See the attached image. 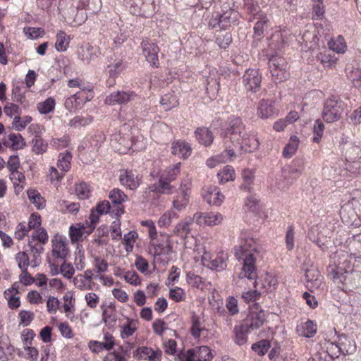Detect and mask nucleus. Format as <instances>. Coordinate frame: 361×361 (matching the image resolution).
Listing matches in <instances>:
<instances>
[{
  "mask_svg": "<svg viewBox=\"0 0 361 361\" xmlns=\"http://www.w3.org/2000/svg\"><path fill=\"white\" fill-rule=\"evenodd\" d=\"M94 97L93 94L90 93V96L85 95L82 92H78L70 97H68L64 102V106L70 112H75L77 110L80 109L83 104L87 102L90 101Z\"/></svg>",
  "mask_w": 361,
  "mask_h": 361,
  "instance_id": "obj_11",
  "label": "nucleus"
},
{
  "mask_svg": "<svg viewBox=\"0 0 361 361\" xmlns=\"http://www.w3.org/2000/svg\"><path fill=\"white\" fill-rule=\"evenodd\" d=\"M305 278L306 288L311 292L319 289L324 279L319 271L312 266L305 269Z\"/></svg>",
  "mask_w": 361,
  "mask_h": 361,
  "instance_id": "obj_12",
  "label": "nucleus"
},
{
  "mask_svg": "<svg viewBox=\"0 0 361 361\" xmlns=\"http://www.w3.org/2000/svg\"><path fill=\"white\" fill-rule=\"evenodd\" d=\"M259 284H264L259 279L254 282L255 290H250L246 292H243L242 294V298L246 303L253 302H257L259 300L262 295L261 291L259 290Z\"/></svg>",
  "mask_w": 361,
  "mask_h": 361,
  "instance_id": "obj_26",
  "label": "nucleus"
},
{
  "mask_svg": "<svg viewBox=\"0 0 361 361\" xmlns=\"http://www.w3.org/2000/svg\"><path fill=\"white\" fill-rule=\"evenodd\" d=\"M51 255L54 258V260L57 259L66 260L70 255L68 243L66 239H63L61 236H54L51 240Z\"/></svg>",
  "mask_w": 361,
  "mask_h": 361,
  "instance_id": "obj_9",
  "label": "nucleus"
},
{
  "mask_svg": "<svg viewBox=\"0 0 361 361\" xmlns=\"http://www.w3.org/2000/svg\"><path fill=\"white\" fill-rule=\"evenodd\" d=\"M269 19L267 14H259L258 20L255 23L253 27L254 37L257 40H261L264 36V31L268 28Z\"/></svg>",
  "mask_w": 361,
  "mask_h": 361,
  "instance_id": "obj_21",
  "label": "nucleus"
},
{
  "mask_svg": "<svg viewBox=\"0 0 361 361\" xmlns=\"http://www.w3.org/2000/svg\"><path fill=\"white\" fill-rule=\"evenodd\" d=\"M328 44L331 50L337 53H344L347 47L345 39L341 35L338 36L336 39H331Z\"/></svg>",
  "mask_w": 361,
  "mask_h": 361,
  "instance_id": "obj_41",
  "label": "nucleus"
},
{
  "mask_svg": "<svg viewBox=\"0 0 361 361\" xmlns=\"http://www.w3.org/2000/svg\"><path fill=\"white\" fill-rule=\"evenodd\" d=\"M93 118L91 116H77L72 118L68 125L74 128H79L80 127L86 126L91 123Z\"/></svg>",
  "mask_w": 361,
  "mask_h": 361,
  "instance_id": "obj_39",
  "label": "nucleus"
},
{
  "mask_svg": "<svg viewBox=\"0 0 361 361\" xmlns=\"http://www.w3.org/2000/svg\"><path fill=\"white\" fill-rule=\"evenodd\" d=\"M8 140L11 142V145L9 147L13 150L23 149L26 145L24 138L19 133H11L8 135Z\"/></svg>",
  "mask_w": 361,
  "mask_h": 361,
  "instance_id": "obj_46",
  "label": "nucleus"
},
{
  "mask_svg": "<svg viewBox=\"0 0 361 361\" xmlns=\"http://www.w3.org/2000/svg\"><path fill=\"white\" fill-rule=\"evenodd\" d=\"M270 341L267 339H262L251 346V349L256 353L259 356H264L270 348Z\"/></svg>",
  "mask_w": 361,
  "mask_h": 361,
  "instance_id": "obj_36",
  "label": "nucleus"
},
{
  "mask_svg": "<svg viewBox=\"0 0 361 361\" xmlns=\"http://www.w3.org/2000/svg\"><path fill=\"white\" fill-rule=\"evenodd\" d=\"M189 202V194L187 190L182 189L177 196L176 199L173 200V204L174 208L177 210H181L185 207Z\"/></svg>",
  "mask_w": 361,
  "mask_h": 361,
  "instance_id": "obj_42",
  "label": "nucleus"
},
{
  "mask_svg": "<svg viewBox=\"0 0 361 361\" xmlns=\"http://www.w3.org/2000/svg\"><path fill=\"white\" fill-rule=\"evenodd\" d=\"M170 182L166 180L163 179V178H160L159 181L149 187L151 191L157 192V193H170L171 190V186L170 185Z\"/></svg>",
  "mask_w": 361,
  "mask_h": 361,
  "instance_id": "obj_33",
  "label": "nucleus"
},
{
  "mask_svg": "<svg viewBox=\"0 0 361 361\" xmlns=\"http://www.w3.org/2000/svg\"><path fill=\"white\" fill-rule=\"evenodd\" d=\"M219 19L221 20V30H226L229 27L232 23L238 20V13L233 10H227L225 12L219 13Z\"/></svg>",
  "mask_w": 361,
  "mask_h": 361,
  "instance_id": "obj_27",
  "label": "nucleus"
},
{
  "mask_svg": "<svg viewBox=\"0 0 361 361\" xmlns=\"http://www.w3.org/2000/svg\"><path fill=\"white\" fill-rule=\"evenodd\" d=\"M136 96L134 92L117 91L106 96L104 102L108 105L123 104L133 100Z\"/></svg>",
  "mask_w": 361,
  "mask_h": 361,
  "instance_id": "obj_15",
  "label": "nucleus"
},
{
  "mask_svg": "<svg viewBox=\"0 0 361 361\" xmlns=\"http://www.w3.org/2000/svg\"><path fill=\"white\" fill-rule=\"evenodd\" d=\"M97 48L94 47L91 45L87 44L85 47H81L78 50V59L85 62L86 63H90V62L97 57Z\"/></svg>",
  "mask_w": 361,
  "mask_h": 361,
  "instance_id": "obj_23",
  "label": "nucleus"
},
{
  "mask_svg": "<svg viewBox=\"0 0 361 361\" xmlns=\"http://www.w3.org/2000/svg\"><path fill=\"white\" fill-rule=\"evenodd\" d=\"M4 111L5 114L10 118H12L14 114L20 116L22 113L18 104H16L15 102H7L4 107Z\"/></svg>",
  "mask_w": 361,
  "mask_h": 361,
  "instance_id": "obj_55",
  "label": "nucleus"
},
{
  "mask_svg": "<svg viewBox=\"0 0 361 361\" xmlns=\"http://www.w3.org/2000/svg\"><path fill=\"white\" fill-rule=\"evenodd\" d=\"M109 198L113 204V210L116 217H120L125 212L123 203L128 200V195L119 188H114L109 192Z\"/></svg>",
  "mask_w": 361,
  "mask_h": 361,
  "instance_id": "obj_8",
  "label": "nucleus"
},
{
  "mask_svg": "<svg viewBox=\"0 0 361 361\" xmlns=\"http://www.w3.org/2000/svg\"><path fill=\"white\" fill-rule=\"evenodd\" d=\"M299 145V139L297 136L290 137L289 142L286 145L283 149V156L285 158H290L297 151Z\"/></svg>",
  "mask_w": 361,
  "mask_h": 361,
  "instance_id": "obj_30",
  "label": "nucleus"
},
{
  "mask_svg": "<svg viewBox=\"0 0 361 361\" xmlns=\"http://www.w3.org/2000/svg\"><path fill=\"white\" fill-rule=\"evenodd\" d=\"M324 124L320 119H317L313 126V137L312 141L315 143H319L324 134Z\"/></svg>",
  "mask_w": 361,
  "mask_h": 361,
  "instance_id": "obj_50",
  "label": "nucleus"
},
{
  "mask_svg": "<svg viewBox=\"0 0 361 361\" xmlns=\"http://www.w3.org/2000/svg\"><path fill=\"white\" fill-rule=\"evenodd\" d=\"M24 88L23 85L20 82L13 83L11 90V99L14 102L22 104L25 108L26 105L25 103H27V101Z\"/></svg>",
  "mask_w": 361,
  "mask_h": 361,
  "instance_id": "obj_24",
  "label": "nucleus"
},
{
  "mask_svg": "<svg viewBox=\"0 0 361 361\" xmlns=\"http://www.w3.org/2000/svg\"><path fill=\"white\" fill-rule=\"evenodd\" d=\"M27 193L29 200L37 209H42L45 207V200L37 190L30 189Z\"/></svg>",
  "mask_w": 361,
  "mask_h": 361,
  "instance_id": "obj_34",
  "label": "nucleus"
},
{
  "mask_svg": "<svg viewBox=\"0 0 361 361\" xmlns=\"http://www.w3.org/2000/svg\"><path fill=\"white\" fill-rule=\"evenodd\" d=\"M342 354V350L338 344L330 343L326 346V350L323 353H319V361H332L333 358Z\"/></svg>",
  "mask_w": 361,
  "mask_h": 361,
  "instance_id": "obj_22",
  "label": "nucleus"
},
{
  "mask_svg": "<svg viewBox=\"0 0 361 361\" xmlns=\"http://www.w3.org/2000/svg\"><path fill=\"white\" fill-rule=\"evenodd\" d=\"M338 345L342 350V355L352 354L355 350V345L345 334L338 336Z\"/></svg>",
  "mask_w": 361,
  "mask_h": 361,
  "instance_id": "obj_29",
  "label": "nucleus"
},
{
  "mask_svg": "<svg viewBox=\"0 0 361 361\" xmlns=\"http://www.w3.org/2000/svg\"><path fill=\"white\" fill-rule=\"evenodd\" d=\"M257 114L263 119L269 118L276 115L277 110L274 107V102L270 99H261L258 104Z\"/></svg>",
  "mask_w": 361,
  "mask_h": 361,
  "instance_id": "obj_16",
  "label": "nucleus"
},
{
  "mask_svg": "<svg viewBox=\"0 0 361 361\" xmlns=\"http://www.w3.org/2000/svg\"><path fill=\"white\" fill-rule=\"evenodd\" d=\"M190 224L191 221H185L178 224L175 228V233L182 238H186L190 231Z\"/></svg>",
  "mask_w": 361,
  "mask_h": 361,
  "instance_id": "obj_61",
  "label": "nucleus"
},
{
  "mask_svg": "<svg viewBox=\"0 0 361 361\" xmlns=\"http://www.w3.org/2000/svg\"><path fill=\"white\" fill-rule=\"evenodd\" d=\"M317 57L320 60L321 63L326 67H331L334 66L337 61V59L330 54L321 53Z\"/></svg>",
  "mask_w": 361,
  "mask_h": 361,
  "instance_id": "obj_64",
  "label": "nucleus"
},
{
  "mask_svg": "<svg viewBox=\"0 0 361 361\" xmlns=\"http://www.w3.org/2000/svg\"><path fill=\"white\" fill-rule=\"evenodd\" d=\"M340 147L343 155L348 161H355L361 158V147L354 142L348 141L345 137H341Z\"/></svg>",
  "mask_w": 361,
  "mask_h": 361,
  "instance_id": "obj_10",
  "label": "nucleus"
},
{
  "mask_svg": "<svg viewBox=\"0 0 361 361\" xmlns=\"http://www.w3.org/2000/svg\"><path fill=\"white\" fill-rule=\"evenodd\" d=\"M266 321V314L258 302L249 307V312L242 324L250 331L258 329Z\"/></svg>",
  "mask_w": 361,
  "mask_h": 361,
  "instance_id": "obj_3",
  "label": "nucleus"
},
{
  "mask_svg": "<svg viewBox=\"0 0 361 361\" xmlns=\"http://www.w3.org/2000/svg\"><path fill=\"white\" fill-rule=\"evenodd\" d=\"M196 140L200 145L205 147H209L214 142V135L212 132L206 127H198L194 132Z\"/></svg>",
  "mask_w": 361,
  "mask_h": 361,
  "instance_id": "obj_18",
  "label": "nucleus"
},
{
  "mask_svg": "<svg viewBox=\"0 0 361 361\" xmlns=\"http://www.w3.org/2000/svg\"><path fill=\"white\" fill-rule=\"evenodd\" d=\"M55 106V100L51 97L47 98L43 102L37 104V109L42 114H47L54 111Z\"/></svg>",
  "mask_w": 361,
  "mask_h": 361,
  "instance_id": "obj_52",
  "label": "nucleus"
},
{
  "mask_svg": "<svg viewBox=\"0 0 361 361\" xmlns=\"http://www.w3.org/2000/svg\"><path fill=\"white\" fill-rule=\"evenodd\" d=\"M226 307L228 310L230 314L232 316L235 315L239 312L238 300L233 296H229L226 299Z\"/></svg>",
  "mask_w": 361,
  "mask_h": 361,
  "instance_id": "obj_62",
  "label": "nucleus"
},
{
  "mask_svg": "<svg viewBox=\"0 0 361 361\" xmlns=\"http://www.w3.org/2000/svg\"><path fill=\"white\" fill-rule=\"evenodd\" d=\"M300 326V334L306 338H312L317 333V325L312 320H307L305 322L302 323Z\"/></svg>",
  "mask_w": 361,
  "mask_h": 361,
  "instance_id": "obj_38",
  "label": "nucleus"
},
{
  "mask_svg": "<svg viewBox=\"0 0 361 361\" xmlns=\"http://www.w3.org/2000/svg\"><path fill=\"white\" fill-rule=\"evenodd\" d=\"M132 322V319H128L127 323L121 326V336L123 339L133 336L136 331L137 328L131 326Z\"/></svg>",
  "mask_w": 361,
  "mask_h": 361,
  "instance_id": "obj_59",
  "label": "nucleus"
},
{
  "mask_svg": "<svg viewBox=\"0 0 361 361\" xmlns=\"http://www.w3.org/2000/svg\"><path fill=\"white\" fill-rule=\"evenodd\" d=\"M242 177L244 183L242 184L241 188L250 192L252 189L251 185L254 179L253 171L248 169H244L242 173Z\"/></svg>",
  "mask_w": 361,
  "mask_h": 361,
  "instance_id": "obj_49",
  "label": "nucleus"
},
{
  "mask_svg": "<svg viewBox=\"0 0 361 361\" xmlns=\"http://www.w3.org/2000/svg\"><path fill=\"white\" fill-rule=\"evenodd\" d=\"M262 75L259 69L248 68L243 77L242 84L247 93H255L260 90Z\"/></svg>",
  "mask_w": 361,
  "mask_h": 361,
  "instance_id": "obj_6",
  "label": "nucleus"
},
{
  "mask_svg": "<svg viewBox=\"0 0 361 361\" xmlns=\"http://www.w3.org/2000/svg\"><path fill=\"white\" fill-rule=\"evenodd\" d=\"M265 250L252 239L246 241L244 245L235 247V256L239 262H242V269L239 274L240 279L247 278L249 280H259L264 284H259V290L269 289L271 285L277 284V280L266 275L264 280L257 277V264L260 262L264 255Z\"/></svg>",
  "mask_w": 361,
  "mask_h": 361,
  "instance_id": "obj_2",
  "label": "nucleus"
},
{
  "mask_svg": "<svg viewBox=\"0 0 361 361\" xmlns=\"http://www.w3.org/2000/svg\"><path fill=\"white\" fill-rule=\"evenodd\" d=\"M108 68L109 77L111 79H109L107 82L109 84V86H111L112 84H114V79L121 73L123 69V61L119 60L114 64L109 65Z\"/></svg>",
  "mask_w": 361,
  "mask_h": 361,
  "instance_id": "obj_40",
  "label": "nucleus"
},
{
  "mask_svg": "<svg viewBox=\"0 0 361 361\" xmlns=\"http://www.w3.org/2000/svg\"><path fill=\"white\" fill-rule=\"evenodd\" d=\"M23 31L27 37L30 39H37L39 37H42L44 35V30L42 27H24Z\"/></svg>",
  "mask_w": 361,
  "mask_h": 361,
  "instance_id": "obj_60",
  "label": "nucleus"
},
{
  "mask_svg": "<svg viewBox=\"0 0 361 361\" xmlns=\"http://www.w3.org/2000/svg\"><path fill=\"white\" fill-rule=\"evenodd\" d=\"M169 298L174 302H179L185 300V292L181 288L176 287L170 290Z\"/></svg>",
  "mask_w": 361,
  "mask_h": 361,
  "instance_id": "obj_63",
  "label": "nucleus"
},
{
  "mask_svg": "<svg viewBox=\"0 0 361 361\" xmlns=\"http://www.w3.org/2000/svg\"><path fill=\"white\" fill-rule=\"evenodd\" d=\"M243 7L248 15H257L264 13L261 11L257 1L255 0H244Z\"/></svg>",
  "mask_w": 361,
  "mask_h": 361,
  "instance_id": "obj_44",
  "label": "nucleus"
},
{
  "mask_svg": "<svg viewBox=\"0 0 361 361\" xmlns=\"http://www.w3.org/2000/svg\"><path fill=\"white\" fill-rule=\"evenodd\" d=\"M221 219V214L212 212L195 213L193 216V220L196 221L198 224H204L209 226L216 225Z\"/></svg>",
  "mask_w": 361,
  "mask_h": 361,
  "instance_id": "obj_17",
  "label": "nucleus"
},
{
  "mask_svg": "<svg viewBox=\"0 0 361 361\" xmlns=\"http://www.w3.org/2000/svg\"><path fill=\"white\" fill-rule=\"evenodd\" d=\"M192 326L190 328V332L192 336L195 338H200L202 329L200 326V319L198 316L194 314L191 318Z\"/></svg>",
  "mask_w": 361,
  "mask_h": 361,
  "instance_id": "obj_58",
  "label": "nucleus"
},
{
  "mask_svg": "<svg viewBox=\"0 0 361 361\" xmlns=\"http://www.w3.org/2000/svg\"><path fill=\"white\" fill-rule=\"evenodd\" d=\"M32 120L30 116H26L21 118L20 116H16L13 118L12 125L17 131H21L25 128L26 126Z\"/></svg>",
  "mask_w": 361,
  "mask_h": 361,
  "instance_id": "obj_54",
  "label": "nucleus"
},
{
  "mask_svg": "<svg viewBox=\"0 0 361 361\" xmlns=\"http://www.w3.org/2000/svg\"><path fill=\"white\" fill-rule=\"evenodd\" d=\"M119 180L123 186L135 190L140 185L141 177L135 171L126 169L121 171Z\"/></svg>",
  "mask_w": 361,
  "mask_h": 361,
  "instance_id": "obj_13",
  "label": "nucleus"
},
{
  "mask_svg": "<svg viewBox=\"0 0 361 361\" xmlns=\"http://www.w3.org/2000/svg\"><path fill=\"white\" fill-rule=\"evenodd\" d=\"M172 154L178 156L180 158L183 159H187L190 156L192 148L190 145L183 140H177L173 142L172 147Z\"/></svg>",
  "mask_w": 361,
  "mask_h": 361,
  "instance_id": "obj_19",
  "label": "nucleus"
},
{
  "mask_svg": "<svg viewBox=\"0 0 361 361\" xmlns=\"http://www.w3.org/2000/svg\"><path fill=\"white\" fill-rule=\"evenodd\" d=\"M235 176L234 169L229 165L225 166L223 169L217 173L219 183L221 184L226 183L230 180H233Z\"/></svg>",
  "mask_w": 361,
  "mask_h": 361,
  "instance_id": "obj_32",
  "label": "nucleus"
},
{
  "mask_svg": "<svg viewBox=\"0 0 361 361\" xmlns=\"http://www.w3.org/2000/svg\"><path fill=\"white\" fill-rule=\"evenodd\" d=\"M350 274H351L350 271L339 265L335 266L329 272V276H331L334 282L343 286L347 284L348 277Z\"/></svg>",
  "mask_w": 361,
  "mask_h": 361,
  "instance_id": "obj_20",
  "label": "nucleus"
},
{
  "mask_svg": "<svg viewBox=\"0 0 361 361\" xmlns=\"http://www.w3.org/2000/svg\"><path fill=\"white\" fill-rule=\"evenodd\" d=\"M250 332L242 324L235 326L233 328L235 343L238 345L245 344L247 341V334Z\"/></svg>",
  "mask_w": 361,
  "mask_h": 361,
  "instance_id": "obj_28",
  "label": "nucleus"
},
{
  "mask_svg": "<svg viewBox=\"0 0 361 361\" xmlns=\"http://www.w3.org/2000/svg\"><path fill=\"white\" fill-rule=\"evenodd\" d=\"M303 171V162L302 160H295L288 170V175H285V178H290L292 180L296 179L300 176Z\"/></svg>",
  "mask_w": 361,
  "mask_h": 361,
  "instance_id": "obj_37",
  "label": "nucleus"
},
{
  "mask_svg": "<svg viewBox=\"0 0 361 361\" xmlns=\"http://www.w3.org/2000/svg\"><path fill=\"white\" fill-rule=\"evenodd\" d=\"M75 190L78 197L81 200L87 199L90 195L89 185L85 183L77 184Z\"/></svg>",
  "mask_w": 361,
  "mask_h": 361,
  "instance_id": "obj_57",
  "label": "nucleus"
},
{
  "mask_svg": "<svg viewBox=\"0 0 361 361\" xmlns=\"http://www.w3.org/2000/svg\"><path fill=\"white\" fill-rule=\"evenodd\" d=\"M28 247H30L29 250L32 254V259L31 261L33 264L32 267H37L39 264L40 255L43 252L44 247L38 244H28Z\"/></svg>",
  "mask_w": 361,
  "mask_h": 361,
  "instance_id": "obj_47",
  "label": "nucleus"
},
{
  "mask_svg": "<svg viewBox=\"0 0 361 361\" xmlns=\"http://www.w3.org/2000/svg\"><path fill=\"white\" fill-rule=\"evenodd\" d=\"M48 234L45 228H39L34 231L30 237L28 244H36L35 241L38 240L42 245H44L48 241Z\"/></svg>",
  "mask_w": 361,
  "mask_h": 361,
  "instance_id": "obj_31",
  "label": "nucleus"
},
{
  "mask_svg": "<svg viewBox=\"0 0 361 361\" xmlns=\"http://www.w3.org/2000/svg\"><path fill=\"white\" fill-rule=\"evenodd\" d=\"M160 103L166 111L171 110L178 104L176 97L173 94H166L161 97Z\"/></svg>",
  "mask_w": 361,
  "mask_h": 361,
  "instance_id": "obj_45",
  "label": "nucleus"
},
{
  "mask_svg": "<svg viewBox=\"0 0 361 361\" xmlns=\"http://www.w3.org/2000/svg\"><path fill=\"white\" fill-rule=\"evenodd\" d=\"M69 43V39L66 38V34L63 31H59L56 34V41L55 48L58 51H65L67 49V45Z\"/></svg>",
  "mask_w": 361,
  "mask_h": 361,
  "instance_id": "obj_48",
  "label": "nucleus"
},
{
  "mask_svg": "<svg viewBox=\"0 0 361 361\" xmlns=\"http://www.w3.org/2000/svg\"><path fill=\"white\" fill-rule=\"evenodd\" d=\"M219 135L225 147L224 153L230 161L237 157L235 149L250 153L259 146L258 139L246 132L245 125L238 116H229L221 128Z\"/></svg>",
  "mask_w": 361,
  "mask_h": 361,
  "instance_id": "obj_1",
  "label": "nucleus"
},
{
  "mask_svg": "<svg viewBox=\"0 0 361 361\" xmlns=\"http://www.w3.org/2000/svg\"><path fill=\"white\" fill-rule=\"evenodd\" d=\"M345 104L336 98L326 99L324 105L322 118L327 123L338 121L343 113Z\"/></svg>",
  "mask_w": 361,
  "mask_h": 361,
  "instance_id": "obj_4",
  "label": "nucleus"
},
{
  "mask_svg": "<svg viewBox=\"0 0 361 361\" xmlns=\"http://www.w3.org/2000/svg\"><path fill=\"white\" fill-rule=\"evenodd\" d=\"M232 35L229 32L219 35L216 37L215 42L217 45L223 49H226L232 42Z\"/></svg>",
  "mask_w": 361,
  "mask_h": 361,
  "instance_id": "obj_56",
  "label": "nucleus"
},
{
  "mask_svg": "<svg viewBox=\"0 0 361 361\" xmlns=\"http://www.w3.org/2000/svg\"><path fill=\"white\" fill-rule=\"evenodd\" d=\"M269 67L274 82H280L288 78L287 62L283 57L272 56L269 60Z\"/></svg>",
  "mask_w": 361,
  "mask_h": 361,
  "instance_id": "obj_5",
  "label": "nucleus"
},
{
  "mask_svg": "<svg viewBox=\"0 0 361 361\" xmlns=\"http://www.w3.org/2000/svg\"><path fill=\"white\" fill-rule=\"evenodd\" d=\"M29 250H25L23 252H19L16 255V260L18 262V267L23 269H27L30 265V258L27 254Z\"/></svg>",
  "mask_w": 361,
  "mask_h": 361,
  "instance_id": "obj_53",
  "label": "nucleus"
},
{
  "mask_svg": "<svg viewBox=\"0 0 361 361\" xmlns=\"http://www.w3.org/2000/svg\"><path fill=\"white\" fill-rule=\"evenodd\" d=\"M32 151L37 154H41L45 152L47 149V143L36 133L35 137L32 140Z\"/></svg>",
  "mask_w": 361,
  "mask_h": 361,
  "instance_id": "obj_35",
  "label": "nucleus"
},
{
  "mask_svg": "<svg viewBox=\"0 0 361 361\" xmlns=\"http://www.w3.org/2000/svg\"><path fill=\"white\" fill-rule=\"evenodd\" d=\"M104 342H100L98 341H90L88 343V347L94 353H99L102 350L110 351L115 345V339L112 334L109 332L104 334Z\"/></svg>",
  "mask_w": 361,
  "mask_h": 361,
  "instance_id": "obj_14",
  "label": "nucleus"
},
{
  "mask_svg": "<svg viewBox=\"0 0 361 361\" xmlns=\"http://www.w3.org/2000/svg\"><path fill=\"white\" fill-rule=\"evenodd\" d=\"M203 262L206 261V256L203 257ZM204 264L206 265L205 262ZM211 269H216L217 271L224 270L226 267V262L222 256H216L214 259L209 261V263L207 264Z\"/></svg>",
  "mask_w": 361,
  "mask_h": 361,
  "instance_id": "obj_51",
  "label": "nucleus"
},
{
  "mask_svg": "<svg viewBox=\"0 0 361 361\" xmlns=\"http://www.w3.org/2000/svg\"><path fill=\"white\" fill-rule=\"evenodd\" d=\"M72 155L70 152L66 151L65 153H60L57 162L58 167L64 172L68 171L71 167V161Z\"/></svg>",
  "mask_w": 361,
  "mask_h": 361,
  "instance_id": "obj_43",
  "label": "nucleus"
},
{
  "mask_svg": "<svg viewBox=\"0 0 361 361\" xmlns=\"http://www.w3.org/2000/svg\"><path fill=\"white\" fill-rule=\"evenodd\" d=\"M140 47L146 61L150 63L152 68H158L159 66L158 54L160 51L158 45L151 39L146 38L142 39Z\"/></svg>",
  "mask_w": 361,
  "mask_h": 361,
  "instance_id": "obj_7",
  "label": "nucleus"
},
{
  "mask_svg": "<svg viewBox=\"0 0 361 361\" xmlns=\"http://www.w3.org/2000/svg\"><path fill=\"white\" fill-rule=\"evenodd\" d=\"M190 356H195L198 361H210L213 358L211 350L206 345L188 349Z\"/></svg>",
  "mask_w": 361,
  "mask_h": 361,
  "instance_id": "obj_25",
  "label": "nucleus"
}]
</instances>
